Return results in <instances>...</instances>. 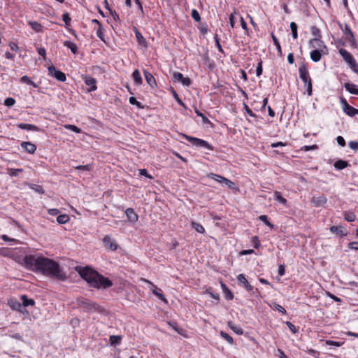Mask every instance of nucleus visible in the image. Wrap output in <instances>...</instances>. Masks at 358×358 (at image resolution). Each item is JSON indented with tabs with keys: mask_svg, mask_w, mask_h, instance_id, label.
Here are the masks:
<instances>
[{
	"mask_svg": "<svg viewBox=\"0 0 358 358\" xmlns=\"http://www.w3.org/2000/svg\"><path fill=\"white\" fill-rule=\"evenodd\" d=\"M24 262L32 270L45 275L62 281L66 279L65 273L53 259L38 255H27L24 258Z\"/></svg>",
	"mask_w": 358,
	"mask_h": 358,
	"instance_id": "1",
	"label": "nucleus"
},
{
	"mask_svg": "<svg viewBox=\"0 0 358 358\" xmlns=\"http://www.w3.org/2000/svg\"><path fill=\"white\" fill-rule=\"evenodd\" d=\"M80 277L90 285L96 289H107L113 285L112 281L105 278L90 267H85L78 271Z\"/></svg>",
	"mask_w": 358,
	"mask_h": 358,
	"instance_id": "2",
	"label": "nucleus"
},
{
	"mask_svg": "<svg viewBox=\"0 0 358 358\" xmlns=\"http://www.w3.org/2000/svg\"><path fill=\"white\" fill-rule=\"evenodd\" d=\"M77 302H78V305L79 306V307L83 308L85 311H89V312H96V311L100 312L101 311L99 306L97 303L90 301L88 299L80 297V298L77 299Z\"/></svg>",
	"mask_w": 358,
	"mask_h": 358,
	"instance_id": "3",
	"label": "nucleus"
},
{
	"mask_svg": "<svg viewBox=\"0 0 358 358\" xmlns=\"http://www.w3.org/2000/svg\"><path fill=\"white\" fill-rule=\"evenodd\" d=\"M182 136L184 138L187 140L189 143H191L193 145H194L196 147L204 148L209 150H213V147L211 145H210L207 141H206L203 139H200V138H198L196 137L189 136L186 134H183Z\"/></svg>",
	"mask_w": 358,
	"mask_h": 358,
	"instance_id": "4",
	"label": "nucleus"
},
{
	"mask_svg": "<svg viewBox=\"0 0 358 358\" xmlns=\"http://www.w3.org/2000/svg\"><path fill=\"white\" fill-rule=\"evenodd\" d=\"M48 73L50 76L55 78L57 80L61 82H64L66 79L65 73L56 69L53 65L48 67Z\"/></svg>",
	"mask_w": 358,
	"mask_h": 358,
	"instance_id": "5",
	"label": "nucleus"
},
{
	"mask_svg": "<svg viewBox=\"0 0 358 358\" xmlns=\"http://www.w3.org/2000/svg\"><path fill=\"white\" fill-rule=\"evenodd\" d=\"M311 33L315 36V38L309 41V45L313 48L315 47L316 45L318 47H321L323 42L317 38L320 36V31L319 29L315 27H313L311 28Z\"/></svg>",
	"mask_w": 358,
	"mask_h": 358,
	"instance_id": "6",
	"label": "nucleus"
},
{
	"mask_svg": "<svg viewBox=\"0 0 358 358\" xmlns=\"http://www.w3.org/2000/svg\"><path fill=\"white\" fill-rule=\"evenodd\" d=\"M299 77L304 83V85H306L311 83V79L309 76V73L306 66L305 64H303L299 69Z\"/></svg>",
	"mask_w": 358,
	"mask_h": 358,
	"instance_id": "7",
	"label": "nucleus"
},
{
	"mask_svg": "<svg viewBox=\"0 0 358 358\" xmlns=\"http://www.w3.org/2000/svg\"><path fill=\"white\" fill-rule=\"evenodd\" d=\"M208 177L220 183H223L228 186L229 187H232L233 185H234V183L230 180L217 174L210 173L208 175Z\"/></svg>",
	"mask_w": 358,
	"mask_h": 358,
	"instance_id": "8",
	"label": "nucleus"
},
{
	"mask_svg": "<svg viewBox=\"0 0 358 358\" xmlns=\"http://www.w3.org/2000/svg\"><path fill=\"white\" fill-rule=\"evenodd\" d=\"M173 79L174 82H180L185 86H189L191 84V80L189 78H185L180 72H173Z\"/></svg>",
	"mask_w": 358,
	"mask_h": 358,
	"instance_id": "9",
	"label": "nucleus"
},
{
	"mask_svg": "<svg viewBox=\"0 0 358 358\" xmlns=\"http://www.w3.org/2000/svg\"><path fill=\"white\" fill-rule=\"evenodd\" d=\"M83 78L85 83L89 86V88L87 89L88 92H92L96 90V80L95 78L90 76H83Z\"/></svg>",
	"mask_w": 358,
	"mask_h": 358,
	"instance_id": "10",
	"label": "nucleus"
},
{
	"mask_svg": "<svg viewBox=\"0 0 358 358\" xmlns=\"http://www.w3.org/2000/svg\"><path fill=\"white\" fill-rule=\"evenodd\" d=\"M103 242L105 246L112 251H115L117 248V244L116 243L115 241L109 236H106L103 238Z\"/></svg>",
	"mask_w": 358,
	"mask_h": 358,
	"instance_id": "11",
	"label": "nucleus"
},
{
	"mask_svg": "<svg viewBox=\"0 0 358 358\" xmlns=\"http://www.w3.org/2000/svg\"><path fill=\"white\" fill-rule=\"evenodd\" d=\"M338 52L343 59L349 64V66H350L355 61L353 56L345 49L341 48Z\"/></svg>",
	"mask_w": 358,
	"mask_h": 358,
	"instance_id": "12",
	"label": "nucleus"
},
{
	"mask_svg": "<svg viewBox=\"0 0 358 358\" xmlns=\"http://www.w3.org/2000/svg\"><path fill=\"white\" fill-rule=\"evenodd\" d=\"M237 280L240 285L243 286L246 290L252 291L253 287L249 283L244 274H239L237 276Z\"/></svg>",
	"mask_w": 358,
	"mask_h": 358,
	"instance_id": "13",
	"label": "nucleus"
},
{
	"mask_svg": "<svg viewBox=\"0 0 358 358\" xmlns=\"http://www.w3.org/2000/svg\"><path fill=\"white\" fill-rule=\"evenodd\" d=\"M311 202L315 207L324 206L327 202V198L324 195H320L318 196H313Z\"/></svg>",
	"mask_w": 358,
	"mask_h": 358,
	"instance_id": "14",
	"label": "nucleus"
},
{
	"mask_svg": "<svg viewBox=\"0 0 358 358\" xmlns=\"http://www.w3.org/2000/svg\"><path fill=\"white\" fill-rule=\"evenodd\" d=\"M345 34L347 36V40L351 43V45L353 47L356 46V41L354 36V34L348 24H345Z\"/></svg>",
	"mask_w": 358,
	"mask_h": 358,
	"instance_id": "15",
	"label": "nucleus"
},
{
	"mask_svg": "<svg viewBox=\"0 0 358 358\" xmlns=\"http://www.w3.org/2000/svg\"><path fill=\"white\" fill-rule=\"evenodd\" d=\"M21 147L29 154H34L36 150V146L29 141L22 142L21 143Z\"/></svg>",
	"mask_w": 358,
	"mask_h": 358,
	"instance_id": "16",
	"label": "nucleus"
},
{
	"mask_svg": "<svg viewBox=\"0 0 358 358\" xmlns=\"http://www.w3.org/2000/svg\"><path fill=\"white\" fill-rule=\"evenodd\" d=\"M143 73L145 80L149 85H150L152 87H154L157 85L155 78H154L151 73L148 72L146 70H144Z\"/></svg>",
	"mask_w": 358,
	"mask_h": 358,
	"instance_id": "17",
	"label": "nucleus"
},
{
	"mask_svg": "<svg viewBox=\"0 0 358 358\" xmlns=\"http://www.w3.org/2000/svg\"><path fill=\"white\" fill-rule=\"evenodd\" d=\"M125 213L127 215V217L128 218V220L131 222H136L137 220H138V215L135 213L134 210L131 208H128L126 211H125Z\"/></svg>",
	"mask_w": 358,
	"mask_h": 358,
	"instance_id": "18",
	"label": "nucleus"
},
{
	"mask_svg": "<svg viewBox=\"0 0 358 358\" xmlns=\"http://www.w3.org/2000/svg\"><path fill=\"white\" fill-rule=\"evenodd\" d=\"M330 231L332 233L341 235L342 236H345L348 234L347 231L342 226H332L330 227Z\"/></svg>",
	"mask_w": 358,
	"mask_h": 358,
	"instance_id": "19",
	"label": "nucleus"
},
{
	"mask_svg": "<svg viewBox=\"0 0 358 358\" xmlns=\"http://www.w3.org/2000/svg\"><path fill=\"white\" fill-rule=\"evenodd\" d=\"M17 126L18 128H20L21 129L30 130V131H40V129L37 126L34 125V124L20 123Z\"/></svg>",
	"mask_w": 358,
	"mask_h": 358,
	"instance_id": "20",
	"label": "nucleus"
},
{
	"mask_svg": "<svg viewBox=\"0 0 358 358\" xmlns=\"http://www.w3.org/2000/svg\"><path fill=\"white\" fill-rule=\"evenodd\" d=\"M143 280L146 282H148V284H150V285H152L153 287H155V289H153L152 290V293L157 296L159 299H160L161 300H162L163 301H164L165 303H167V301L164 296V295L161 293L159 292V290H158L155 287V285L152 284V282H151L150 281L148 280H145V279H143Z\"/></svg>",
	"mask_w": 358,
	"mask_h": 358,
	"instance_id": "21",
	"label": "nucleus"
},
{
	"mask_svg": "<svg viewBox=\"0 0 358 358\" xmlns=\"http://www.w3.org/2000/svg\"><path fill=\"white\" fill-rule=\"evenodd\" d=\"M345 88L350 94L358 95V88L355 84L347 83L345 84Z\"/></svg>",
	"mask_w": 358,
	"mask_h": 358,
	"instance_id": "22",
	"label": "nucleus"
},
{
	"mask_svg": "<svg viewBox=\"0 0 358 358\" xmlns=\"http://www.w3.org/2000/svg\"><path fill=\"white\" fill-rule=\"evenodd\" d=\"M344 112L349 116L353 117L355 115H358V109L353 108L349 104H346L345 108H344Z\"/></svg>",
	"mask_w": 358,
	"mask_h": 358,
	"instance_id": "23",
	"label": "nucleus"
},
{
	"mask_svg": "<svg viewBox=\"0 0 358 358\" xmlns=\"http://www.w3.org/2000/svg\"><path fill=\"white\" fill-rule=\"evenodd\" d=\"M349 166V164L347 161H344L342 159L337 160L335 162L334 166L337 170H342Z\"/></svg>",
	"mask_w": 358,
	"mask_h": 358,
	"instance_id": "24",
	"label": "nucleus"
},
{
	"mask_svg": "<svg viewBox=\"0 0 358 358\" xmlns=\"http://www.w3.org/2000/svg\"><path fill=\"white\" fill-rule=\"evenodd\" d=\"M21 300L22 301V307L34 306L35 303V301L34 299H29L26 295H22Z\"/></svg>",
	"mask_w": 358,
	"mask_h": 358,
	"instance_id": "25",
	"label": "nucleus"
},
{
	"mask_svg": "<svg viewBox=\"0 0 358 358\" xmlns=\"http://www.w3.org/2000/svg\"><path fill=\"white\" fill-rule=\"evenodd\" d=\"M8 305L13 310L19 311H21V308H22V303L17 300H10L8 301Z\"/></svg>",
	"mask_w": 358,
	"mask_h": 358,
	"instance_id": "26",
	"label": "nucleus"
},
{
	"mask_svg": "<svg viewBox=\"0 0 358 358\" xmlns=\"http://www.w3.org/2000/svg\"><path fill=\"white\" fill-rule=\"evenodd\" d=\"M132 77L136 84L137 85H141L143 83V80L141 76V73L138 69H136L132 73Z\"/></svg>",
	"mask_w": 358,
	"mask_h": 358,
	"instance_id": "27",
	"label": "nucleus"
},
{
	"mask_svg": "<svg viewBox=\"0 0 358 358\" xmlns=\"http://www.w3.org/2000/svg\"><path fill=\"white\" fill-rule=\"evenodd\" d=\"M321 52L318 50H314L310 52V58L315 62H319L321 59Z\"/></svg>",
	"mask_w": 358,
	"mask_h": 358,
	"instance_id": "28",
	"label": "nucleus"
},
{
	"mask_svg": "<svg viewBox=\"0 0 358 358\" xmlns=\"http://www.w3.org/2000/svg\"><path fill=\"white\" fill-rule=\"evenodd\" d=\"M228 326L237 334L242 335L243 334V329L239 326L235 325L232 322H229Z\"/></svg>",
	"mask_w": 358,
	"mask_h": 358,
	"instance_id": "29",
	"label": "nucleus"
},
{
	"mask_svg": "<svg viewBox=\"0 0 358 358\" xmlns=\"http://www.w3.org/2000/svg\"><path fill=\"white\" fill-rule=\"evenodd\" d=\"M64 45L69 48L73 54L76 53L78 48L75 43H73L69 41H66L64 43Z\"/></svg>",
	"mask_w": 358,
	"mask_h": 358,
	"instance_id": "30",
	"label": "nucleus"
},
{
	"mask_svg": "<svg viewBox=\"0 0 358 358\" xmlns=\"http://www.w3.org/2000/svg\"><path fill=\"white\" fill-rule=\"evenodd\" d=\"M274 199L285 206L287 205V199L284 198L279 192H274Z\"/></svg>",
	"mask_w": 358,
	"mask_h": 358,
	"instance_id": "31",
	"label": "nucleus"
},
{
	"mask_svg": "<svg viewBox=\"0 0 358 358\" xmlns=\"http://www.w3.org/2000/svg\"><path fill=\"white\" fill-rule=\"evenodd\" d=\"M271 38L273 39V44L275 45V46L276 47V49L278 50V55L279 56H281L282 55V49H281V46L280 45V43L278 40V38H276V36L272 33L271 34Z\"/></svg>",
	"mask_w": 358,
	"mask_h": 358,
	"instance_id": "32",
	"label": "nucleus"
},
{
	"mask_svg": "<svg viewBox=\"0 0 358 358\" xmlns=\"http://www.w3.org/2000/svg\"><path fill=\"white\" fill-rule=\"evenodd\" d=\"M69 216L66 214L59 215L57 217V222L59 224H66L69 221Z\"/></svg>",
	"mask_w": 358,
	"mask_h": 358,
	"instance_id": "33",
	"label": "nucleus"
},
{
	"mask_svg": "<svg viewBox=\"0 0 358 358\" xmlns=\"http://www.w3.org/2000/svg\"><path fill=\"white\" fill-rule=\"evenodd\" d=\"M344 218L348 222H353L356 219V215L353 212L345 211L344 213Z\"/></svg>",
	"mask_w": 358,
	"mask_h": 358,
	"instance_id": "34",
	"label": "nucleus"
},
{
	"mask_svg": "<svg viewBox=\"0 0 358 358\" xmlns=\"http://www.w3.org/2000/svg\"><path fill=\"white\" fill-rule=\"evenodd\" d=\"M136 40L138 42L139 44L146 45V41L143 36L140 33L137 29L135 31Z\"/></svg>",
	"mask_w": 358,
	"mask_h": 358,
	"instance_id": "35",
	"label": "nucleus"
},
{
	"mask_svg": "<svg viewBox=\"0 0 358 358\" xmlns=\"http://www.w3.org/2000/svg\"><path fill=\"white\" fill-rule=\"evenodd\" d=\"M192 226L194 229V230H196L197 232L200 234H203L205 232L204 227L199 223L192 222Z\"/></svg>",
	"mask_w": 358,
	"mask_h": 358,
	"instance_id": "36",
	"label": "nucleus"
},
{
	"mask_svg": "<svg viewBox=\"0 0 358 358\" xmlns=\"http://www.w3.org/2000/svg\"><path fill=\"white\" fill-rule=\"evenodd\" d=\"M109 340L111 345H119L122 340V337L120 336L112 335L110 336Z\"/></svg>",
	"mask_w": 358,
	"mask_h": 358,
	"instance_id": "37",
	"label": "nucleus"
},
{
	"mask_svg": "<svg viewBox=\"0 0 358 358\" xmlns=\"http://www.w3.org/2000/svg\"><path fill=\"white\" fill-rule=\"evenodd\" d=\"M290 29H291V31H292V37L294 39H296L297 37H298V34H297V24L292 22L290 23Z\"/></svg>",
	"mask_w": 358,
	"mask_h": 358,
	"instance_id": "38",
	"label": "nucleus"
},
{
	"mask_svg": "<svg viewBox=\"0 0 358 358\" xmlns=\"http://www.w3.org/2000/svg\"><path fill=\"white\" fill-rule=\"evenodd\" d=\"M8 174L12 177H16L19 175L20 173L23 171L21 169H9L8 170Z\"/></svg>",
	"mask_w": 358,
	"mask_h": 358,
	"instance_id": "39",
	"label": "nucleus"
},
{
	"mask_svg": "<svg viewBox=\"0 0 358 358\" xmlns=\"http://www.w3.org/2000/svg\"><path fill=\"white\" fill-rule=\"evenodd\" d=\"M194 111L198 116H199L202 118V122L203 124L210 123L209 120L202 113H201L197 108H195Z\"/></svg>",
	"mask_w": 358,
	"mask_h": 358,
	"instance_id": "40",
	"label": "nucleus"
},
{
	"mask_svg": "<svg viewBox=\"0 0 358 358\" xmlns=\"http://www.w3.org/2000/svg\"><path fill=\"white\" fill-rule=\"evenodd\" d=\"M192 17L197 22L201 21V16L196 9H192L191 12Z\"/></svg>",
	"mask_w": 358,
	"mask_h": 358,
	"instance_id": "41",
	"label": "nucleus"
},
{
	"mask_svg": "<svg viewBox=\"0 0 358 358\" xmlns=\"http://www.w3.org/2000/svg\"><path fill=\"white\" fill-rule=\"evenodd\" d=\"M76 170L82 171H90L92 169V166L90 164L83 165V166H77L75 167Z\"/></svg>",
	"mask_w": 358,
	"mask_h": 358,
	"instance_id": "42",
	"label": "nucleus"
},
{
	"mask_svg": "<svg viewBox=\"0 0 358 358\" xmlns=\"http://www.w3.org/2000/svg\"><path fill=\"white\" fill-rule=\"evenodd\" d=\"M66 129H69L72 131H74L76 133H80L81 132V129L80 128H78V127L75 126V125H73V124H66L64 126Z\"/></svg>",
	"mask_w": 358,
	"mask_h": 358,
	"instance_id": "43",
	"label": "nucleus"
},
{
	"mask_svg": "<svg viewBox=\"0 0 358 358\" xmlns=\"http://www.w3.org/2000/svg\"><path fill=\"white\" fill-rule=\"evenodd\" d=\"M220 335L223 338L226 339L228 343H229L230 344L233 343V342H234L233 338L231 336H229L228 334H227L226 332H224V331H221Z\"/></svg>",
	"mask_w": 358,
	"mask_h": 358,
	"instance_id": "44",
	"label": "nucleus"
},
{
	"mask_svg": "<svg viewBox=\"0 0 358 358\" xmlns=\"http://www.w3.org/2000/svg\"><path fill=\"white\" fill-rule=\"evenodd\" d=\"M15 103V100L13 98L8 97L4 100V105L8 107H11Z\"/></svg>",
	"mask_w": 358,
	"mask_h": 358,
	"instance_id": "45",
	"label": "nucleus"
},
{
	"mask_svg": "<svg viewBox=\"0 0 358 358\" xmlns=\"http://www.w3.org/2000/svg\"><path fill=\"white\" fill-rule=\"evenodd\" d=\"M30 25H31V28L33 29H34L35 31H36L38 32L41 31L42 26L41 25V24L36 22H30Z\"/></svg>",
	"mask_w": 358,
	"mask_h": 358,
	"instance_id": "46",
	"label": "nucleus"
},
{
	"mask_svg": "<svg viewBox=\"0 0 358 358\" xmlns=\"http://www.w3.org/2000/svg\"><path fill=\"white\" fill-rule=\"evenodd\" d=\"M31 189L39 194H44V190L42 186L38 185H33Z\"/></svg>",
	"mask_w": 358,
	"mask_h": 358,
	"instance_id": "47",
	"label": "nucleus"
},
{
	"mask_svg": "<svg viewBox=\"0 0 358 358\" xmlns=\"http://www.w3.org/2000/svg\"><path fill=\"white\" fill-rule=\"evenodd\" d=\"M259 219L264 222L265 223V224H266L267 226L270 227H273V224L268 220V218H267V216L266 215H261L259 216Z\"/></svg>",
	"mask_w": 358,
	"mask_h": 358,
	"instance_id": "48",
	"label": "nucleus"
},
{
	"mask_svg": "<svg viewBox=\"0 0 358 358\" xmlns=\"http://www.w3.org/2000/svg\"><path fill=\"white\" fill-rule=\"evenodd\" d=\"M129 101L131 104L136 105L138 108H142L141 103L139 101H138L135 97L131 96Z\"/></svg>",
	"mask_w": 358,
	"mask_h": 358,
	"instance_id": "49",
	"label": "nucleus"
},
{
	"mask_svg": "<svg viewBox=\"0 0 358 358\" xmlns=\"http://www.w3.org/2000/svg\"><path fill=\"white\" fill-rule=\"evenodd\" d=\"M326 344L329 346H334V347H339L341 345V343L337 341H334L331 340L326 341Z\"/></svg>",
	"mask_w": 358,
	"mask_h": 358,
	"instance_id": "50",
	"label": "nucleus"
},
{
	"mask_svg": "<svg viewBox=\"0 0 358 358\" xmlns=\"http://www.w3.org/2000/svg\"><path fill=\"white\" fill-rule=\"evenodd\" d=\"M273 308H274L275 310L282 313V314H285L286 313L285 309L282 306H280V304L274 303Z\"/></svg>",
	"mask_w": 358,
	"mask_h": 358,
	"instance_id": "51",
	"label": "nucleus"
},
{
	"mask_svg": "<svg viewBox=\"0 0 358 358\" xmlns=\"http://www.w3.org/2000/svg\"><path fill=\"white\" fill-rule=\"evenodd\" d=\"M62 20L65 22L66 25H69L71 22V18L68 13H64L62 15Z\"/></svg>",
	"mask_w": 358,
	"mask_h": 358,
	"instance_id": "52",
	"label": "nucleus"
},
{
	"mask_svg": "<svg viewBox=\"0 0 358 358\" xmlns=\"http://www.w3.org/2000/svg\"><path fill=\"white\" fill-rule=\"evenodd\" d=\"M336 141L338 143V144L339 145H341V147H344L345 145V139L341 136H338L337 138H336Z\"/></svg>",
	"mask_w": 358,
	"mask_h": 358,
	"instance_id": "53",
	"label": "nucleus"
},
{
	"mask_svg": "<svg viewBox=\"0 0 358 358\" xmlns=\"http://www.w3.org/2000/svg\"><path fill=\"white\" fill-rule=\"evenodd\" d=\"M225 298L228 300H232L234 298L233 293L228 289L227 291L224 292Z\"/></svg>",
	"mask_w": 358,
	"mask_h": 358,
	"instance_id": "54",
	"label": "nucleus"
},
{
	"mask_svg": "<svg viewBox=\"0 0 358 358\" xmlns=\"http://www.w3.org/2000/svg\"><path fill=\"white\" fill-rule=\"evenodd\" d=\"M256 73L257 76H260L262 74V62H260L258 63L257 66Z\"/></svg>",
	"mask_w": 358,
	"mask_h": 358,
	"instance_id": "55",
	"label": "nucleus"
},
{
	"mask_svg": "<svg viewBox=\"0 0 358 358\" xmlns=\"http://www.w3.org/2000/svg\"><path fill=\"white\" fill-rule=\"evenodd\" d=\"M173 96L176 99V101L182 106L185 107V103L182 102L181 99L179 97L178 94L174 91Z\"/></svg>",
	"mask_w": 358,
	"mask_h": 358,
	"instance_id": "56",
	"label": "nucleus"
},
{
	"mask_svg": "<svg viewBox=\"0 0 358 358\" xmlns=\"http://www.w3.org/2000/svg\"><path fill=\"white\" fill-rule=\"evenodd\" d=\"M348 247H349V248H350L352 250H358V242H357V241L351 242L348 244Z\"/></svg>",
	"mask_w": 358,
	"mask_h": 358,
	"instance_id": "57",
	"label": "nucleus"
},
{
	"mask_svg": "<svg viewBox=\"0 0 358 358\" xmlns=\"http://www.w3.org/2000/svg\"><path fill=\"white\" fill-rule=\"evenodd\" d=\"M244 108L246 111V113L250 116V117H255V114L252 111V110L248 107V105L244 104Z\"/></svg>",
	"mask_w": 358,
	"mask_h": 358,
	"instance_id": "58",
	"label": "nucleus"
},
{
	"mask_svg": "<svg viewBox=\"0 0 358 358\" xmlns=\"http://www.w3.org/2000/svg\"><path fill=\"white\" fill-rule=\"evenodd\" d=\"M348 145L352 150L358 149V142L350 141Z\"/></svg>",
	"mask_w": 358,
	"mask_h": 358,
	"instance_id": "59",
	"label": "nucleus"
},
{
	"mask_svg": "<svg viewBox=\"0 0 358 358\" xmlns=\"http://www.w3.org/2000/svg\"><path fill=\"white\" fill-rule=\"evenodd\" d=\"M286 324L293 333L296 332V328L292 323H291L290 322H286Z\"/></svg>",
	"mask_w": 358,
	"mask_h": 358,
	"instance_id": "60",
	"label": "nucleus"
},
{
	"mask_svg": "<svg viewBox=\"0 0 358 358\" xmlns=\"http://www.w3.org/2000/svg\"><path fill=\"white\" fill-rule=\"evenodd\" d=\"M37 52L38 53L42 56L44 59L45 58V53H46V50L45 48H37Z\"/></svg>",
	"mask_w": 358,
	"mask_h": 358,
	"instance_id": "61",
	"label": "nucleus"
},
{
	"mask_svg": "<svg viewBox=\"0 0 358 358\" xmlns=\"http://www.w3.org/2000/svg\"><path fill=\"white\" fill-rule=\"evenodd\" d=\"M9 46L10 48V49L13 50V51H15V52H17L19 48L17 45V43H14V42H10L9 43Z\"/></svg>",
	"mask_w": 358,
	"mask_h": 358,
	"instance_id": "62",
	"label": "nucleus"
},
{
	"mask_svg": "<svg viewBox=\"0 0 358 358\" xmlns=\"http://www.w3.org/2000/svg\"><path fill=\"white\" fill-rule=\"evenodd\" d=\"M59 213V210L57 208H51L48 210V213L52 216L58 215Z\"/></svg>",
	"mask_w": 358,
	"mask_h": 358,
	"instance_id": "63",
	"label": "nucleus"
},
{
	"mask_svg": "<svg viewBox=\"0 0 358 358\" xmlns=\"http://www.w3.org/2000/svg\"><path fill=\"white\" fill-rule=\"evenodd\" d=\"M350 66L355 73H358V64L356 60Z\"/></svg>",
	"mask_w": 358,
	"mask_h": 358,
	"instance_id": "64",
	"label": "nucleus"
}]
</instances>
